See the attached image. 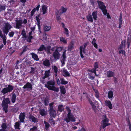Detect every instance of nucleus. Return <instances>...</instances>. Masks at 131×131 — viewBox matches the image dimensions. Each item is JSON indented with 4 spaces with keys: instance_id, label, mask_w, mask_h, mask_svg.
I'll return each instance as SVG.
<instances>
[{
    "instance_id": "0e129e2a",
    "label": "nucleus",
    "mask_w": 131,
    "mask_h": 131,
    "mask_svg": "<svg viewBox=\"0 0 131 131\" xmlns=\"http://www.w3.org/2000/svg\"><path fill=\"white\" fill-rule=\"evenodd\" d=\"M35 12L34 9H33L31 12L30 16H32L34 14Z\"/></svg>"
},
{
    "instance_id": "c85d7f7f",
    "label": "nucleus",
    "mask_w": 131,
    "mask_h": 131,
    "mask_svg": "<svg viewBox=\"0 0 131 131\" xmlns=\"http://www.w3.org/2000/svg\"><path fill=\"white\" fill-rule=\"evenodd\" d=\"M63 75L65 77H69L70 76V74L67 70H63Z\"/></svg>"
},
{
    "instance_id": "4c0bfd02",
    "label": "nucleus",
    "mask_w": 131,
    "mask_h": 131,
    "mask_svg": "<svg viewBox=\"0 0 131 131\" xmlns=\"http://www.w3.org/2000/svg\"><path fill=\"white\" fill-rule=\"evenodd\" d=\"M33 37L32 36H28L27 38H26V40L27 41L29 42H30L31 41V40L32 39Z\"/></svg>"
},
{
    "instance_id": "9b49d317",
    "label": "nucleus",
    "mask_w": 131,
    "mask_h": 131,
    "mask_svg": "<svg viewBox=\"0 0 131 131\" xmlns=\"http://www.w3.org/2000/svg\"><path fill=\"white\" fill-rule=\"evenodd\" d=\"M25 114L24 113H21L19 116L20 121L21 122H24Z\"/></svg>"
},
{
    "instance_id": "6ab92c4d",
    "label": "nucleus",
    "mask_w": 131,
    "mask_h": 131,
    "mask_svg": "<svg viewBox=\"0 0 131 131\" xmlns=\"http://www.w3.org/2000/svg\"><path fill=\"white\" fill-rule=\"evenodd\" d=\"M39 113L40 115L43 116L47 114V112L44 109L40 110L39 111Z\"/></svg>"
},
{
    "instance_id": "7c9ffc66",
    "label": "nucleus",
    "mask_w": 131,
    "mask_h": 131,
    "mask_svg": "<svg viewBox=\"0 0 131 131\" xmlns=\"http://www.w3.org/2000/svg\"><path fill=\"white\" fill-rule=\"evenodd\" d=\"M61 81V83L62 84H66L68 83V82L65 81L63 78H61L60 79Z\"/></svg>"
},
{
    "instance_id": "2eb2a0df",
    "label": "nucleus",
    "mask_w": 131,
    "mask_h": 131,
    "mask_svg": "<svg viewBox=\"0 0 131 131\" xmlns=\"http://www.w3.org/2000/svg\"><path fill=\"white\" fill-rule=\"evenodd\" d=\"M43 29L45 31H48L50 30L51 28L50 26L48 25H44L43 26Z\"/></svg>"
},
{
    "instance_id": "423d86ee",
    "label": "nucleus",
    "mask_w": 131,
    "mask_h": 131,
    "mask_svg": "<svg viewBox=\"0 0 131 131\" xmlns=\"http://www.w3.org/2000/svg\"><path fill=\"white\" fill-rule=\"evenodd\" d=\"M16 27L17 29L21 28L23 27L22 24L23 23V20L21 19L17 20H16Z\"/></svg>"
},
{
    "instance_id": "473e14b6",
    "label": "nucleus",
    "mask_w": 131,
    "mask_h": 131,
    "mask_svg": "<svg viewBox=\"0 0 131 131\" xmlns=\"http://www.w3.org/2000/svg\"><path fill=\"white\" fill-rule=\"evenodd\" d=\"M125 45V42L123 41H122L119 47V49L121 50L122 49L123 47Z\"/></svg>"
},
{
    "instance_id": "0eeeda50",
    "label": "nucleus",
    "mask_w": 131,
    "mask_h": 131,
    "mask_svg": "<svg viewBox=\"0 0 131 131\" xmlns=\"http://www.w3.org/2000/svg\"><path fill=\"white\" fill-rule=\"evenodd\" d=\"M105 118L103 121V124L102 126L103 128H104L106 126H108V118H106V116L105 115H104Z\"/></svg>"
},
{
    "instance_id": "680f3d73",
    "label": "nucleus",
    "mask_w": 131,
    "mask_h": 131,
    "mask_svg": "<svg viewBox=\"0 0 131 131\" xmlns=\"http://www.w3.org/2000/svg\"><path fill=\"white\" fill-rule=\"evenodd\" d=\"M66 50H64V51H63V54L62 55L63 57H66Z\"/></svg>"
},
{
    "instance_id": "b1692460",
    "label": "nucleus",
    "mask_w": 131,
    "mask_h": 131,
    "mask_svg": "<svg viewBox=\"0 0 131 131\" xmlns=\"http://www.w3.org/2000/svg\"><path fill=\"white\" fill-rule=\"evenodd\" d=\"M49 114L51 116L55 117L56 114V112L55 110L50 111Z\"/></svg>"
},
{
    "instance_id": "39448f33",
    "label": "nucleus",
    "mask_w": 131,
    "mask_h": 131,
    "mask_svg": "<svg viewBox=\"0 0 131 131\" xmlns=\"http://www.w3.org/2000/svg\"><path fill=\"white\" fill-rule=\"evenodd\" d=\"M97 2L98 4L99 8L102 10L103 14L106 15L107 14V10L104 3L99 1H97Z\"/></svg>"
},
{
    "instance_id": "ea45409f",
    "label": "nucleus",
    "mask_w": 131,
    "mask_h": 131,
    "mask_svg": "<svg viewBox=\"0 0 131 131\" xmlns=\"http://www.w3.org/2000/svg\"><path fill=\"white\" fill-rule=\"evenodd\" d=\"M113 95V92L112 91H110L108 94V96L109 98H111L112 97Z\"/></svg>"
},
{
    "instance_id": "9d476101",
    "label": "nucleus",
    "mask_w": 131,
    "mask_h": 131,
    "mask_svg": "<svg viewBox=\"0 0 131 131\" xmlns=\"http://www.w3.org/2000/svg\"><path fill=\"white\" fill-rule=\"evenodd\" d=\"M80 50L81 57H84L82 54V53H85V49L83 47V46H81L80 47Z\"/></svg>"
},
{
    "instance_id": "f257e3e1",
    "label": "nucleus",
    "mask_w": 131,
    "mask_h": 131,
    "mask_svg": "<svg viewBox=\"0 0 131 131\" xmlns=\"http://www.w3.org/2000/svg\"><path fill=\"white\" fill-rule=\"evenodd\" d=\"M54 82L52 80H51L48 81L47 84L45 85V86L49 90L58 92L59 91V88H56L54 86Z\"/></svg>"
},
{
    "instance_id": "a211bd4d",
    "label": "nucleus",
    "mask_w": 131,
    "mask_h": 131,
    "mask_svg": "<svg viewBox=\"0 0 131 131\" xmlns=\"http://www.w3.org/2000/svg\"><path fill=\"white\" fill-rule=\"evenodd\" d=\"M42 8L43 13V14H45L47 13L48 9L47 8L46 6L44 5H43L42 6Z\"/></svg>"
},
{
    "instance_id": "09e8293b",
    "label": "nucleus",
    "mask_w": 131,
    "mask_h": 131,
    "mask_svg": "<svg viewBox=\"0 0 131 131\" xmlns=\"http://www.w3.org/2000/svg\"><path fill=\"white\" fill-rule=\"evenodd\" d=\"M27 46H25L23 48V52H21L22 54L23 53L25 52L27 50Z\"/></svg>"
},
{
    "instance_id": "864d4df0",
    "label": "nucleus",
    "mask_w": 131,
    "mask_h": 131,
    "mask_svg": "<svg viewBox=\"0 0 131 131\" xmlns=\"http://www.w3.org/2000/svg\"><path fill=\"white\" fill-rule=\"evenodd\" d=\"M1 127L2 129L5 130H6L7 128L6 126L5 123H3Z\"/></svg>"
},
{
    "instance_id": "13d9d810",
    "label": "nucleus",
    "mask_w": 131,
    "mask_h": 131,
    "mask_svg": "<svg viewBox=\"0 0 131 131\" xmlns=\"http://www.w3.org/2000/svg\"><path fill=\"white\" fill-rule=\"evenodd\" d=\"M119 53L120 54L121 53H122L123 54L125 55V50H122L119 51Z\"/></svg>"
},
{
    "instance_id": "ddd939ff",
    "label": "nucleus",
    "mask_w": 131,
    "mask_h": 131,
    "mask_svg": "<svg viewBox=\"0 0 131 131\" xmlns=\"http://www.w3.org/2000/svg\"><path fill=\"white\" fill-rule=\"evenodd\" d=\"M50 70H49L47 71H46L45 73V76L42 77L43 79L48 77L50 75Z\"/></svg>"
},
{
    "instance_id": "79ce46f5",
    "label": "nucleus",
    "mask_w": 131,
    "mask_h": 131,
    "mask_svg": "<svg viewBox=\"0 0 131 131\" xmlns=\"http://www.w3.org/2000/svg\"><path fill=\"white\" fill-rule=\"evenodd\" d=\"M60 41L62 42H63L65 43H67L66 40L63 37H61L60 38Z\"/></svg>"
},
{
    "instance_id": "f03ea898",
    "label": "nucleus",
    "mask_w": 131,
    "mask_h": 131,
    "mask_svg": "<svg viewBox=\"0 0 131 131\" xmlns=\"http://www.w3.org/2000/svg\"><path fill=\"white\" fill-rule=\"evenodd\" d=\"M66 109L68 112L66 117L64 119L65 121L67 123H68L70 121L73 122H75V118L71 114V110L68 107H66Z\"/></svg>"
},
{
    "instance_id": "603ef678",
    "label": "nucleus",
    "mask_w": 131,
    "mask_h": 131,
    "mask_svg": "<svg viewBox=\"0 0 131 131\" xmlns=\"http://www.w3.org/2000/svg\"><path fill=\"white\" fill-rule=\"evenodd\" d=\"M30 54L31 56L32 57H38L37 55L34 53H30Z\"/></svg>"
},
{
    "instance_id": "3c124183",
    "label": "nucleus",
    "mask_w": 131,
    "mask_h": 131,
    "mask_svg": "<svg viewBox=\"0 0 131 131\" xmlns=\"http://www.w3.org/2000/svg\"><path fill=\"white\" fill-rule=\"evenodd\" d=\"M31 70L30 71V73H34V72L36 70V68H33L32 67H31Z\"/></svg>"
},
{
    "instance_id": "aec40b11",
    "label": "nucleus",
    "mask_w": 131,
    "mask_h": 131,
    "mask_svg": "<svg viewBox=\"0 0 131 131\" xmlns=\"http://www.w3.org/2000/svg\"><path fill=\"white\" fill-rule=\"evenodd\" d=\"M29 118L30 119L32 120V122L35 123L37 122L38 121V119L37 118L35 117L34 116L30 115L29 116Z\"/></svg>"
},
{
    "instance_id": "bf43d9fd",
    "label": "nucleus",
    "mask_w": 131,
    "mask_h": 131,
    "mask_svg": "<svg viewBox=\"0 0 131 131\" xmlns=\"http://www.w3.org/2000/svg\"><path fill=\"white\" fill-rule=\"evenodd\" d=\"M49 106L50 107V109L49 110L50 112L54 110L53 108V106H52V104H50Z\"/></svg>"
},
{
    "instance_id": "72a5a7b5",
    "label": "nucleus",
    "mask_w": 131,
    "mask_h": 131,
    "mask_svg": "<svg viewBox=\"0 0 131 131\" xmlns=\"http://www.w3.org/2000/svg\"><path fill=\"white\" fill-rule=\"evenodd\" d=\"M43 64L46 66H49L50 65L49 61L48 60H46L43 62Z\"/></svg>"
},
{
    "instance_id": "a878e982",
    "label": "nucleus",
    "mask_w": 131,
    "mask_h": 131,
    "mask_svg": "<svg viewBox=\"0 0 131 131\" xmlns=\"http://www.w3.org/2000/svg\"><path fill=\"white\" fill-rule=\"evenodd\" d=\"M46 48L43 45H41L39 49H38V53H39V51H42L43 50H46Z\"/></svg>"
},
{
    "instance_id": "2f4dec72",
    "label": "nucleus",
    "mask_w": 131,
    "mask_h": 131,
    "mask_svg": "<svg viewBox=\"0 0 131 131\" xmlns=\"http://www.w3.org/2000/svg\"><path fill=\"white\" fill-rule=\"evenodd\" d=\"M44 122L45 126V129L46 130H47L50 126V125L47 122L45 121H44Z\"/></svg>"
},
{
    "instance_id": "69168bd1",
    "label": "nucleus",
    "mask_w": 131,
    "mask_h": 131,
    "mask_svg": "<svg viewBox=\"0 0 131 131\" xmlns=\"http://www.w3.org/2000/svg\"><path fill=\"white\" fill-rule=\"evenodd\" d=\"M50 46H48L47 48V53H49L50 51Z\"/></svg>"
},
{
    "instance_id": "c03bdc74",
    "label": "nucleus",
    "mask_w": 131,
    "mask_h": 131,
    "mask_svg": "<svg viewBox=\"0 0 131 131\" xmlns=\"http://www.w3.org/2000/svg\"><path fill=\"white\" fill-rule=\"evenodd\" d=\"M96 69H95L94 68V69H91V70H90L89 71L90 72H92L93 73H94L95 75H96V76H98L99 74H96Z\"/></svg>"
},
{
    "instance_id": "a18cd8bd",
    "label": "nucleus",
    "mask_w": 131,
    "mask_h": 131,
    "mask_svg": "<svg viewBox=\"0 0 131 131\" xmlns=\"http://www.w3.org/2000/svg\"><path fill=\"white\" fill-rule=\"evenodd\" d=\"M56 15H57V19L58 20H60L61 18H60V16H59V15H60L59 14V13L56 12Z\"/></svg>"
},
{
    "instance_id": "cd10ccee",
    "label": "nucleus",
    "mask_w": 131,
    "mask_h": 131,
    "mask_svg": "<svg viewBox=\"0 0 131 131\" xmlns=\"http://www.w3.org/2000/svg\"><path fill=\"white\" fill-rule=\"evenodd\" d=\"M55 51L53 53L54 57H60V54L58 52L55 50Z\"/></svg>"
},
{
    "instance_id": "8fccbe9b",
    "label": "nucleus",
    "mask_w": 131,
    "mask_h": 131,
    "mask_svg": "<svg viewBox=\"0 0 131 131\" xmlns=\"http://www.w3.org/2000/svg\"><path fill=\"white\" fill-rule=\"evenodd\" d=\"M5 9V7L3 6L0 5V11L4 10Z\"/></svg>"
},
{
    "instance_id": "f8f14e48",
    "label": "nucleus",
    "mask_w": 131,
    "mask_h": 131,
    "mask_svg": "<svg viewBox=\"0 0 131 131\" xmlns=\"http://www.w3.org/2000/svg\"><path fill=\"white\" fill-rule=\"evenodd\" d=\"M67 10V9L66 8L62 7L61 9L58 11V13H59L60 15H61L63 13L66 12Z\"/></svg>"
},
{
    "instance_id": "052dcab7",
    "label": "nucleus",
    "mask_w": 131,
    "mask_h": 131,
    "mask_svg": "<svg viewBox=\"0 0 131 131\" xmlns=\"http://www.w3.org/2000/svg\"><path fill=\"white\" fill-rule=\"evenodd\" d=\"M53 69L54 70V72L57 73V72L58 71V68H57L55 66H54L53 67Z\"/></svg>"
},
{
    "instance_id": "393cba45",
    "label": "nucleus",
    "mask_w": 131,
    "mask_h": 131,
    "mask_svg": "<svg viewBox=\"0 0 131 131\" xmlns=\"http://www.w3.org/2000/svg\"><path fill=\"white\" fill-rule=\"evenodd\" d=\"M96 41L95 39L94 38L92 40L91 43L97 49L98 48L97 45L96 43Z\"/></svg>"
},
{
    "instance_id": "e2e57ef3",
    "label": "nucleus",
    "mask_w": 131,
    "mask_h": 131,
    "mask_svg": "<svg viewBox=\"0 0 131 131\" xmlns=\"http://www.w3.org/2000/svg\"><path fill=\"white\" fill-rule=\"evenodd\" d=\"M44 102L45 105H48L49 103V101L48 100L45 99V100Z\"/></svg>"
},
{
    "instance_id": "bb28decb",
    "label": "nucleus",
    "mask_w": 131,
    "mask_h": 131,
    "mask_svg": "<svg viewBox=\"0 0 131 131\" xmlns=\"http://www.w3.org/2000/svg\"><path fill=\"white\" fill-rule=\"evenodd\" d=\"M86 18L89 21H90L91 23L93 22V20L91 15H89L87 16Z\"/></svg>"
},
{
    "instance_id": "c756f323",
    "label": "nucleus",
    "mask_w": 131,
    "mask_h": 131,
    "mask_svg": "<svg viewBox=\"0 0 131 131\" xmlns=\"http://www.w3.org/2000/svg\"><path fill=\"white\" fill-rule=\"evenodd\" d=\"M16 97V94H13L12 96L11 99V101L12 103H14L15 102Z\"/></svg>"
},
{
    "instance_id": "4be33fe9",
    "label": "nucleus",
    "mask_w": 131,
    "mask_h": 131,
    "mask_svg": "<svg viewBox=\"0 0 131 131\" xmlns=\"http://www.w3.org/2000/svg\"><path fill=\"white\" fill-rule=\"evenodd\" d=\"M105 105L108 106L110 109H111L112 105L111 102L109 101H105Z\"/></svg>"
},
{
    "instance_id": "412c9836",
    "label": "nucleus",
    "mask_w": 131,
    "mask_h": 131,
    "mask_svg": "<svg viewBox=\"0 0 131 131\" xmlns=\"http://www.w3.org/2000/svg\"><path fill=\"white\" fill-rule=\"evenodd\" d=\"M92 15L94 19L95 20H96L97 18V11L93 12L92 13Z\"/></svg>"
},
{
    "instance_id": "338daca9",
    "label": "nucleus",
    "mask_w": 131,
    "mask_h": 131,
    "mask_svg": "<svg viewBox=\"0 0 131 131\" xmlns=\"http://www.w3.org/2000/svg\"><path fill=\"white\" fill-rule=\"evenodd\" d=\"M37 128V127L36 126H34L32 128H31L30 129V130L34 131L35 130H36Z\"/></svg>"
},
{
    "instance_id": "5fc2aeb1",
    "label": "nucleus",
    "mask_w": 131,
    "mask_h": 131,
    "mask_svg": "<svg viewBox=\"0 0 131 131\" xmlns=\"http://www.w3.org/2000/svg\"><path fill=\"white\" fill-rule=\"evenodd\" d=\"M99 67L98 64L97 62H95L94 64V68L96 69L97 68Z\"/></svg>"
},
{
    "instance_id": "58836bf2",
    "label": "nucleus",
    "mask_w": 131,
    "mask_h": 131,
    "mask_svg": "<svg viewBox=\"0 0 131 131\" xmlns=\"http://www.w3.org/2000/svg\"><path fill=\"white\" fill-rule=\"evenodd\" d=\"M19 122H16L15 123V125L14 126L15 127V129H19L20 128H19Z\"/></svg>"
},
{
    "instance_id": "6e6552de",
    "label": "nucleus",
    "mask_w": 131,
    "mask_h": 131,
    "mask_svg": "<svg viewBox=\"0 0 131 131\" xmlns=\"http://www.w3.org/2000/svg\"><path fill=\"white\" fill-rule=\"evenodd\" d=\"M32 85L29 82H27L24 86L23 88L27 90H31L32 89Z\"/></svg>"
},
{
    "instance_id": "49530a36",
    "label": "nucleus",
    "mask_w": 131,
    "mask_h": 131,
    "mask_svg": "<svg viewBox=\"0 0 131 131\" xmlns=\"http://www.w3.org/2000/svg\"><path fill=\"white\" fill-rule=\"evenodd\" d=\"M14 34V32L13 31L10 32L8 34L10 37H13Z\"/></svg>"
},
{
    "instance_id": "c9c22d12",
    "label": "nucleus",
    "mask_w": 131,
    "mask_h": 131,
    "mask_svg": "<svg viewBox=\"0 0 131 131\" xmlns=\"http://www.w3.org/2000/svg\"><path fill=\"white\" fill-rule=\"evenodd\" d=\"M127 45L128 48H129L130 45V37L128 36L127 38Z\"/></svg>"
},
{
    "instance_id": "4468645a",
    "label": "nucleus",
    "mask_w": 131,
    "mask_h": 131,
    "mask_svg": "<svg viewBox=\"0 0 131 131\" xmlns=\"http://www.w3.org/2000/svg\"><path fill=\"white\" fill-rule=\"evenodd\" d=\"M74 43L73 42H71L69 45L68 47V49L69 51H71L74 48Z\"/></svg>"
},
{
    "instance_id": "f704fd0d",
    "label": "nucleus",
    "mask_w": 131,
    "mask_h": 131,
    "mask_svg": "<svg viewBox=\"0 0 131 131\" xmlns=\"http://www.w3.org/2000/svg\"><path fill=\"white\" fill-rule=\"evenodd\" d=\"M49 122L51 123V125L53 124L54 125L55 124L54 121L53 120V118L52 117H50L49 119Z\"/></svg>"
},
{
    "instance_id": "1a4fd4ad",
    "label": "nucleus",
    "mask_w": 131,
    "mask_h": 131,
    "mask_svg": "<svg viewBox=\"0 0 131 131\" xmlns=\"http://www.w3.org/2000/svg\"><path fill=\"white\" fill-rule=\"evenodd\" d=\"M122 13H121L119 15V18L118 19V24L119 26H118V28L120 29L122 27V25L123 24L122 21Z\"/></svg>"
},
{
    "instance_id": "37998d69",
    "label": "nucleus",
    "mask_w": 131,
    "mask_h": 131,
    "mask_svg": "<svg viewBox=\"0 0 131 131\" xmlns=\"http://www.w3.org/2000/svg\"><path fill=\"white\" fill-rule=\"evenodd\" d=\"M65 33L66 35L67 36H69V32L68 29L66 28H64Z\"/></svg>"
},
{
    "instance_id": "5701e85b",
    "label": "nucleus",
    "mask_w": 131,
    "mask_h": 131,
    "mask_svg": "<svg viewBox=\"0 0 131 131\" xmlns=\"http://www.w3.org/2000/svg\"><path fill=\"white\" fill-rule=\"evenodd\" d=\"M60 89L61 93L65 94L66 93V90L64 86H60Z\"/></svg>"
},
{
    "instance_id": "f3484780",
    "label": "nucleus",
    "mask_w": 131,
    "mask_h": 131,
    "mask_svg": "<svg viewBox=\"0 0 131 131\" xmlns=\"http://www.w3.org/2000/svg\"><path fill=\"white\" fill-rule=\"evenodd\" d=\"M62 50V48L60 47H56L52 48L51 50L52 51H53L54 50H56L57 51H61Z\"/></svg>"
},
{
    "instance_id": "dca6fc26",
    "label": "nucleus",
    "mask_w": 131,
    "mask_h": 131,
    "mask_svg": "<svg viewBox=\"0 0 131 131\" xmlns=\"http://www.w3.org/2000/svg\"><path fill=\"white\" fill-rule=\"evenodd\" d=\"M21 35L22 36V38L24 40H25L26 39L27 35L26 33V31L24 29H23L21 31Z\"/></svg>"
},
{
    "instance_id": "4d7b16f0",
    "label": "nucleus",
    "mask_w": 131,
    "mask_h": 131,
    "mask_svg": "<svg viewBox=\"0 0 131 131\" xmlns=\"http://www.w3.org/2000/svg\"><path fill=\"white\" fill-rule=\"evenodd\" d=\"M39 16L38 15L36 16V20L37 21L38 24H39L40 21V19L39 18Z\"/></svg>"
},
{
    "instance_id": "6e6d98bb",
    "label": "nucleus",
    "mask_w": 131,
    "mask_h": 131,
    "mask_svg": "<svg viewBox=\"0 0 131 131\" xmlns=\"http://www.w3.org/2000/svg\"><path fill=\"white\" fill-rule=\"evenodd\" d=\"M65 58H62L61 59V62L62 63V66H63L64 64V61L65 60Z\"/></svg>"
},
{
    "instance_id": "7ed1b4c3",
    "label": "nucleus",
    "mask_w": 131,
    "mask_h": 131,
    "mask_svg": "<svg viewBox=\"0 0 131 131\" xmlns=\"http://www.w3.org/2000/svg\"><path fill=\"white\" fill-rule=\"evenodd\" d=\"M10 101L9 99L8 98H4L3 101H2V106L3 107V110L5 113L7 112V108L8 107V104H10Z\"/></svg>"
},
{
    "instance_id": "a19ab883",
    "label": "nucleus",
    "mask_w": 131,
    "mask_h": 131,
    "mask_svg": "<svg viewBox=\"0 0 131 131\" xmlns=\"http://www.w3.org/2000/svg\"><path fill=\"white\" fill-rule=\"evenodd\" d=\"M63 105H60L58 106V109L59 111L61 112L63 110Z\"/></svg>"
},
{
    "instance_id": "774afa93",
    "label": "nucleus",
    "mask_w": 131,
    "mask_h": 131,
    "mask_svg": "<svg viewBox=\"0 0 131 131\" xmlns=\"http://www.w3.org/2000/svg\"><path fill=\"white\" fill-rule=\"evenodd\" d=\"M40 6L39 5H38L36 8H34L33 9H34L35 11L36 10H38Z\"/></svg>"
},
{
    "instance_id": "e433bc0d",
    "label": "nucleus",
    "mask_w": 131,
    "mask_h": 131,
    "mask_svg": "<svg viewBox=\"0 0 131 131\" xmlns=\"http://www.w3.org/2000/svg\"><path fill=\"white\" fill-rule=\"evenodd\" d=\"M114 75V73L110 71H109L107 72V76L108 77H111Z\"/></svg>"
},
{
    "instance_id": "de8ad7c7",
    "label": "nucleus",
    "mask_w": 131,
    "mask_h": 131,
    "mask_svg": "<svg viewBox=\"0 0 131 131\" xmlns=\"http://www.w3.org/2000/svg\"><path fill=\"white\" fill-rule=\"evenodd\" d=\"M127 124L129 126L130 131H131V124L130 121L129 119L127 121Z\"/></svg>"
},
{
    "instance_id": "20e7f679",
    "label": "nucleus",
    "mask_w": 131,
    "mask_h": 131,
    "mask_svg": "<svg viewBox=\"0 0 131 131\" xmlns=\"http://www.w3.org/2000/svg\"><path fill=\"white\" fill-rule=\"evenodd\" d=\"M14 87L10 85H9L7 87L3 88L1 91V92L3 95L9 93L13 89Z\"/></svg>"
}]
</instances>
